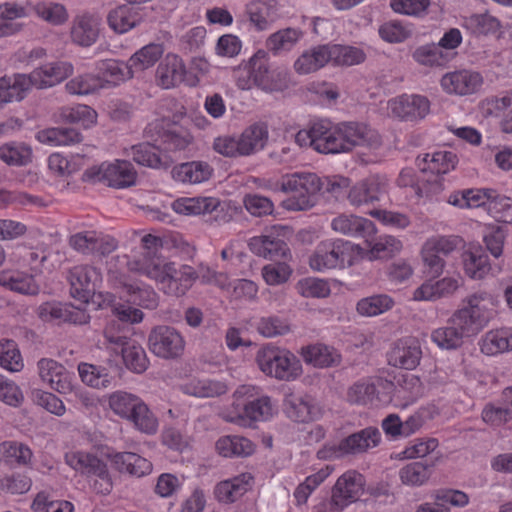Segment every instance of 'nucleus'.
<instances>
[{"label": "nucleus", "mask_w": 512, "mask_h": 512, "mask_svg": "<svg viewBox=\"0 0 512 512\" xmlns=\"http://www.w3.org/2000/svg\"><path fill=\"white\" fill-rule=\"evenodd\" d=\"M497 303V298L487 290L468 294L449 318L450 325L431 332V341L442 350H457L465 337L479 334L495 318Z\"/></svg>", "instance_id": "nucleus-1"}, {"label": "nucleus", "mask_w": 512, "mask_h": 512, "mask_svg": "<svg viewBox=\"0 0 512 512\" xmlns=\"http://www.w3.org/2000/svg\"><path fill=\"white\" fill-rule=\"evenodd\" d=\"M142 261H134L133 268L139 275L155 281L159 290L168 296H184L198 278L196 270L189 265L170 261L154 263L150 258H142Z\"/></svg>", "instance_id": "nucleus-2"}, {"label": "nucleus", "mask_w": 512, "mask_h": 512, "mask_svg": "<svg viewBox=\"0 0 512 512\" xmlns=\"http://www.w3.org/2000/svg\"><path fill=\"white\" fill-rule=\"evenodd\" d=\"M279 190L289 194L282 204L285 209L305 211L317 203L322 192V182L317 173L297 171L281 177Z\"/></svg>", "instance_id": "nucleus-3"}, {"label": "nucleus", "mask_w": 512, "mask_h": 512, "mask_svg": "<svg viewBox=\"0 0 512 512\" xmlns=\"http://www.w3.org/2000/svg\"><path fill=\"white\" fill-rule=\"evenodd\" d=\"M230 422L244 424L245 422L267 421L275 413L271 398L260 394V388L254 385H241L233 393Z\"/></svg>", "instance_id": "nucleus-4"}, {"label": "nucleus", "mask_w": 512, "mask_h": 512, "mask_svg": "<svg viewBox=\"0 0 512 512\" xmlns=\"http://www.w3.org/2000/svg\"><path fill=\"white\" fill-rule=\"evenodd\" d=\"M365 250L357 244L343 239L320 242L309 258L312 270L325 272L352 266L363 258Z\"/></svg>", "instance_id": "nucleus-5"}, {"label": "nucleus", "mask_w": 512, "mask_h": 512, "mask_svg": "<svg viewBox=\"0 0 512 512\" xmlns=\"http://www.w3.org/2000/svg\"><path fill=\"white\" fill-rule=\"evenodd\" d=\"M256 362L261 372L279 381L293 382L303 374L302 363L293 352L271 344L258 350Z\"/></svg>", "instance_id": "nucleus-6"}, {"label": "nucleus", "mask_w": 512, "mask_h": 512, "mask_svg": "<svg viewBox=\"0 0 512 512\" xmlns=\"http://www.w3.org/2000/svg\"><path fill=\"white\" fill-rule=\"evenodd\" d=\"M108 404L116 415L133 423L137 430L148 435L157 432L158 420L139 396L116 391L109 396Z\"/></svg>", "instance_id": "nucleus-7"}, {"label": "nucleus", "mask_w": 512, "mask_h": 512, "mask_svg": "<svg viewBox=\"0 0 512 512\" xmlns=\"http://www.w3.org/2000/svg\"><path fill=\"white\" fill-rule=\"evenodd\" d=\"M83 180L115 189H125L136 184L137 171L131 162L116 159L89 167L83 174Z\"/></svg>", "instance_id": "nucleus-8"}, {"label": "nucleus", "mask_w": 512, "mask_h": 512, "mask_svg": "<svg viewBox=\"0 0 512 512\" xmlns=\"http://www.w3.org/2000/svg\"><path fill=\"white\" fill-rule=\"evenodd\" d=\"M65 462L72 469L93 481V489L99 494L107 495L113 488L111 475L106 463L90 453L72 451L65 455Z\"/></svg>", "instance_id": "nucleus-9"}, {"label": "nucleus", "mask_w": 512, "mask_h": 512, "mask_svg": "<svg viewBox=\"0 0 512 512\" xmlns=\"http://www.w3.org/2000/svg\"><path fill=\"white\" fill-rule=\"evenodd\" d=\"M393 382L382 377H368L355 382L347 392L350 403L370 406H386L391 403Z\"/></svg>", "instance_id": "nucleus-10"}, {"label": "nucleus", "mask_w": 512, "mask_h": 512, "mask_svg": "<svg viewBox=\"0 0 512 512\" xmlns=\"http://www.w3.org/2000/svg\"><path fill=\"white\" fill-rule=\"evenodd\" d=\"M460 239L457 236L434 235L423 243L420 256L427 273L439 277L446 266L445 257L456 250Z\"/></svg>", "instance_id": "nucleus-11"}, {"label": "nucleus", "mask_w": 512, "mask_h": 512, "mask_svg": "<svg viewBox=\"0 0 512 512\" xmlns=\"http://www.w3.org/2000/svg\"><path fill=\"white\" fill-rule=\"evenodd\" d=\"M381 441L377 428L368 427L349 435L340 441L338 446H325L317 452L319 459L340 458L346 454H357L376 447Z\"/></svg>", "instance_id": "nucleus-12"}, {"label": "nucleus", "mask_w": 512, "mask_h": 512, "mask_svg": "<svg viewBox=\"0 0 512 512\" xmlns=\"http://www.w3.org/2000/svg\"><path fill=\"white\" fill-rule=\"evenodd\" d=\"M145 134L165 151L184 150L192 142V136L184 127L166 119H157L145 128Z\"/></svg>", "instance_id": "nucleus-13"}, {"label": "nucleus", "mask_w": 512, "mask_h": 512, "mask_svg": "<svg viewBox=\"0 0 512 512\" xmlns=\"http://www.w3.org/2000/svg\"><path fill=\"white\" fill-rule=\"evenodd\" d=\"M71 296L83 304L96 296L102 284L101 271L90 265L74 266L69 273Z\"/></svg>", "instance_id": "nucleus-14"}, {"label": "nucleus", "mask_w": 512, "mask_h": 512, "mask_svg": "<svg viewBox=\"0 0 512 512\" xmlns=\"http://www.w3.org/2000/svg\"><path fill=\"white\" fill-rule=\"evenodd\" d=\"M68 243L75 251L93 256L108 255L118 247V241L113 236L96 230L74 233Z\"/></svg>", "instance_id": "nucleus-15"}, {"label": "nucleus", "mask_w": 512, "mask_h": 512, "mask_svg": "<svg viewBox=\"0 0 512 512\" xmlns=\"http://www.w3.org/2000/svg\"><path fill=\"white\" fill-rule=\"evenodd\" d=\"M151 352L164 359H175L182 355L185 341L173 327L159 325L153 328L148 337Z\"/></svg>", "instance_id": "nucleus-16"}, {"label": "nucleus", "mask_w": 512, "mask_h": 512, "mask_svg": "<svg viewBox=\"0 0 512 512\" xmlns=\"http://www.w3.org/2000/svg\"><path fill=\"white\" fill-rule=\"evenodd\" d=\"M388 182L385 177L374 174L358 181L348 191L347 199L355 208L372 206L387 194Z\"/></svg>", "instance_id": "nucleus-17"}, {"label": "nucleus", "mask_w": 512, "mask_h": 512, "mask_svg": "<svg viewBox=\"0 0 512 512\" xmlns=\"http://www.w3.org/2000/svg\"><path fill=\"white\" fill-rule=\"evenodd\" d=\"M365 478L355 470L346 471L336 481L333 489L330 505L337 511L355 502L363 493Z\"/></svg>", "instance_id": "nucleus-18"}, {"label": "nucleus", "mask_w": 512, "mask_h": 512, "mask_svg": "<svg viewBox=\"0 0 512 512\" xmlns=\"http://www.w3.org/2000/svg\"><path fill=\"white\" fill-rule=\"evenodd\" d=\"M334 122L327 118L312 121L308 129L300 130L295 137L300 146H309L321 154H331Z\"/></svg>", "instance_id": "nucleus-19"}, {"label": "nucleus", "mask_w": 512, "mask_h": 512, "mask_svg": "<svg viewBox=\"0 0 512 512\" xmlns=\"http://www.w3.org/2000/svg\"><path fill=\"white\" fill-rule=\"evenodd\" d=\"M391 114L404 121H419L430 112V101L424 95L401 94L388 101Z\"/></svg>", "instance_id": "nucleus-20"}, {"label": "nucleus", "mask_w": 512, "mask_h": 512, "mask_svg": "<svg viewBox=\"0 0 512 512\" xmlns=\"http://www.w3.org/2000/svg\"><path fill=\"white\" fill-rule=\"evenodd\" d=\"M257 53L262 55H259V59L254 64V87L265 92L283 90L287 82V73L282 69L270 66L267 51L259 49Z\"/></svg>", "instance_id": "nucleus-21"}, {"label": "nucleus", "mask_w": 512, "mask_h": 512, "mask_svg": "<svg viewBox=\"0 0 512 512\" xmlns=\"http://www.w3.org/2000/svg\"><path fill=\"white\" fill-rule=\"evenodd\" d=\"M483 81L479 72L461 69L444 74L440 80V85L448 94L466 96L478 92L483 85Z\"/></svg>", "instance_id": "nucleus-22"}, {"label": "nucleus", "mask_w": 512, "mask_h": 512, "mask_svg": "<svg viewBox=\"0 0 512 512\" xmlns=\"http://www.w3.org/2000/svg\"><path fill=\"white\" fill-rule=\"evenodd\" d=\"M424 395V385L421 379L413 374H401L390 394L391 403L401 409L414 404Z\"/></svg>", "instance_id": "nucleus-23"}, {"label": "nucleus", "mask_w": 512, "mask_h": 512, "mask_svg": "<svg viewBox=\"0 0 512 512\" xmlns=\"http://www.w3.org/2000/svg\"><path fill=\"white\" fill-rule=\"evenodd\" d=\"M254 485V477L249 472L218 482L214 487L216 500L224 504H232L241 499Z\"/></svg>", "instance_id": "nucleus-24"}, {"label": "nucleus", "mask_w": 512, "mask_h": 512, "mask_svg": "<svg viewBox=\"0 0 512 512\" xmlns=\"http://www.w3.org/2000/svg\"><path fill=\"white\" fill-rule=\"evenodd\" d=\"M421 357L422 350L418 340L404 338L394 343L388 353V362L394 367L412 370L419 365Z\"/></svg>", "instance_id": "nucleus-25"}, {"label": "nucleus", "mask_w": 512, "mask_h": 512, "mask_svg": "<svg viewBox=\"0 0 512 512\" xmlns=\"http://www.w3.org/2000/svg\"><path fill=\"white\" fill-rule=\"evenodd\" d=\"M41 379L60 394H68L73 390L72 375L66 368L53 359L42 358L38 362Z\"/></svg>", "instance_id": "nucleus-26"}, {"label": "nucleus", "mask_w": 512, "mask_h": 512, "mask_svg": "<svg viewBox=\"0 0 512 512\" xmlns=\"http://www.w3.org/2000/svg\"><path fill=\"white\" fill-rule=\"evenodd\" d=\"M458 163L456 153L448 150H436L419 155L416 165L422 173L436 176L445 175L455 169Z\"/></svg>", "instance_id": "nucleus-27"}, {"label": "nucleus", "mask_w": 512, "mask_h": 512, "mask_svg": "<svg viewBox=\"0 0 512 512\" xmlns=\"http://www.w3.org/2000/svg\"><path fill=\"white\" fill-rule=\"evenodd\" d=\"M462 285L460 276H446L437 281L427 280L413 293L415 301H435L452 296Z\"/></svg>", "instance_id": "nucleus-28"}, {"label": "nucleus", "mask_w": 512, "mask_h": 512, "mask_svg": "<svg viewBox=\"0 0 512 512\" xmlns=\"http://www.w3.org/2000/svg\"><path fill=\"white\" fill-rule=\"evenodd\" d=\"M72 73L73 65L71 63L57 61L34 69L29 76L34 88L43 89L57 85Z\"/></svg>", "instance_id": "nucleus-29"}, {"label": "nucleus", "mask_w": 512, "mask_h": 512, "mask_svg": "<svg viewBox=\"0 0 512 512\" xmlns=\"http://www.w3.org/2000/svg\"><path fill=\"white\" fill-rule=\"evenodd\" d=\"M183 59L174 53H168L156 69L157 84L163 89H171L180 85L186 75Z\"/></svg>", "instance_id": "nucleus-30"}, {"label": "nucleus", "mask_w": 512, "mask_h": 512, "mask_svg": "<svg viewBox=\"0 0 512 512\" xmlns=\"http://www.w3.org/2000/svg\"><path fill=\"white\" fill-rule=\"evenodd\" d=\"M299 354L307 365L320 369L338 366L342 361L341 353L324 343L303 346Z\"/></svg>", "instance_id": "nucleus-31"}, {"label": "nucleus", "mask_w": 512, "mask_h": 512, "mask_svg": "<svg viewBox=\"0 0 512 512\" xmlns=\"http://www.w3.org/2000/svg\"><path fill=\"white\" fill-rule=\"evenodd\" d=\"M348 153L358 146H377L380 143L378 133L368 124L359 121H342Z\"/></svg>", "instance_id": "nucleus-32"}, {"label": "nucleus", "mask_w": 512, "mask_h": 512, "mask_svg": "<svg viewBox=\"0 0 512 512\" xmlns=\"http://www.w3.org/2000/svg\"><path fill=\"white\" fill-rule=\"evenodd\" d=\"M96 77L101 82V89L115 87L133 77L128 62L122 63L113 59L98 61L95 65Z\"/></svg>", "instance_id": "nucleus-33"}, {"label": "nucleus", "mask_w": 512, "mask_h": 512, "mask_svg": "<svg viewBox=\"0 0 512 512\" xmlns=\"http://www.w3.org/2000/svg\"><path fill=\"white\" fill-rule=\"evenodd\" d=\"M331 228L340 234L367 238L375 233V225L372 221L354 215L340 214L331 222Z\"/></svg>", "instance_id": "nucleus-34"}, {"label": "nucleus", "mask_w": 512, "mask_h": 512, "mask_svg": "<svg viewBox=\"0 0 512 512\" xmlns=\"http://www.w3.org/2000/svg\"><path fill=\"white\" fill-rule=\"evenodd\" d=\"M111 465L120 473L143 477L152 471V463L133 452H116L109 455Z\"/></svg>", "instance_id": "nucleus-35"}, {"label": "nucleus", "mask_w": 512, "mask_h": 512, "mask_svg": "<svg viewBox=\"0 0 512 512\" xmlns=\"http://www.w3.org/2000/svg\"><path fill=\"white\" fill-rule=\"evenodd\" d=\"M34 88L29 74L0 78V108L3 104L23 100Z\"/></svg>", "instance_id": "nucleus-36"}, {"label": "nucleus", "mask_w": 512, "mask_h": 512, "mask_svg": "<svg viewBox=\"0 0 512 512\" xmlns=\"http://www.w3.org/2000/svg\"><path fill=\"white\" fill-rule=\"evenodd\" d=\"M220 205L216 197H179L171 203L172 210L183 216H196L211 213Z\"/></svg>", "instance_id": "nucleus-37"}, {"label": "nucleus", "mask_w": 512, "mask_h": 512, "mask_svg": "<svg viewBox=\"0 0 512 512\" xmlns=\"http://www.w3.org/2000/svg\"><path fill=\"white\" fill-rule=\"evenodd\" d=\"M248 246L253 254L270 260L286 258L289 252L286 242L272 235L254 236Z\"/></svg>", "instance_id": "nucleus-38"}, {"label": "nucleus", "mask_w": 512, "mask_h": 512, "mask_svg": "<svg viewBox=\"0 0 512 512\" xmlns=\"http://www.w3.org/2000/svg\"><path fill=\"white\" fill-rule=\"evenodd\" d=\"M462 27L475 37L494 36L500 37L502 34V24L500 20L490 13H476L465 17Z\"/></svg>", "instance_id": "nucleus-39"}, {"label": "nucleus", "mask_w": 512, "mask_h": 512, "mask_svg": "<svg viewBox=\"0 0 512 512\" xmlns=\"http://www.w3.org/2000/svg\"><path fill=\"white\" fill-rule=\"evenodd\" d=\"M397 183L401 187H413L418 197L427 199H433L444 189L442 179L435 178L433 180L417 181L415 171L412 168L402 169Z\"/></svg>", "instance_id": "nucleus-40"}, {"label": "nucleus", "mask_w": 512, "mask_h": 512, "mask_svg": "<svg viewBox=\"0 0 512 512\" xmlns=\"http://www.w3.org/2000/svg\"><path fill=\"white\" fill-rule=\"evenodd\" d=\"M142 20L138 7L120 5L111 10L107 16L109 27L116 33L123 34L136 27Z\"/></svg>", "instance_id": "nucleus-41"}, {"label": "nucleus", "mask_w": 512, "mask_h": 512, "mask_svg": "<svg viewBox=\"0 0 512 512\" xmlns=\"http://www.w3.org/2000/svg\"><path fill=\"white\" fill-rule=\"evenodd\" d=\"M213 171V168L207 162L191 161L175 166L172 170V175L176 181L199 184L208 181Z\"/></svg>", "instance_id": "nucleus-42"}, {"label": "nucleus", "mask_w": 512, "mask_h": 512, "mask_svg": "<svg viewBox=\"0 0 512 512\" xmlns=\"http://www.w3.org/2000/svg\"><path fill=\"white\" fill-rule=\"evenodd\" d=\"M99 35V21L97 18L82 14L77 16L71 28V39L80 46L89 47L94 44Z\"/></svg>", "instance_id": "nucleus-43"}, {"label": "nucleus", "mask_w": 512, "mask_h": 512, "mask_svg": "<svg viewBox=\"0 0 512 512\" xmlns=\"http://www.w3.org/2000/svg\"><path fill=\"white\" fill-rule=\"evenodd\" d=\"M255 448L250 439L238 435L222 436L215 443L217 453L225 458L248 457L254 453Z\"/></svg>", "instance_id": "nucleus-44"}, {"label": "nucleus", "mask_w": 512, "mask_h": 512, "mask_svg": "<svg viewBox=\"0 0 512 512\" xmlns=\"http://www.w3.org/2000/svg\"><path fill=\"white\" fill-rule=\"evenodd\" d=\"M328 44L318 45L304 51L294 62L298 74L306 75L318 71L330 63Z\"/></svg>", "instance_id": "nucleus-45"}, {"label": "nucleus", "mask_w": 512, "mask_h": 512, "mask_svg": "<svg viewBox=\"0 0 512 512\" xmlns=\"http://www.w3.org/2000/svg\"><path fill=\"white\" fill-rule=\"evenodd\" d=\"M181 391L184 394L198 397V398H210L224 395L228 391V386L224 381L215 379H199L193 378L183 383L180 386Z\"/></svg>", "instance_id": "nucleus-46"}, {"label": "nucleus", "mask_w": 512, "mask_h": 512, "mask_svg": "<svg viewBox=\"0 0 512 512\" xmlns=\"http://www.w3.org/2000/svg\"><path fill=\"white\" fill-rule=\"evenodd\" d=\"M462 262L464 272L470 279L483 280L492 274L490 259L481 248L465 251Z\"/></svg>", "instance_id": "nucleus-47"}, {"label": "nucleus", "mask_w": 512, "mask_h": 512, "mask_svg": "<svg viewBox=\"0 0 512 512\" xmlns=\"http://www.w3.org/2000/svg\"><path fill=\"white\" fill-rule=\"evenodd\" d=\"M163 243L161 242V235L145 234L140 241L138 250H133L130 256H125L126 266L130 272L137 273L138 271L133 268L134 261H142V258L153 259L154 263H161L162 260L158 252L162 249Z\"/></svg>", "instance_id": "nucleus-48"}, {"label": "nucleus", "mask_w": 512, "mask_h": 512, "mask_svg": "<svg viewBox=\"0 0 512 512\" xmlns=\"http://www.w3.org/2000/svg\"><path fill=\"white\" fill-rule=\"evenodd\" d=\"M480 350L489 356L512 350V328L503 327L488 331L480 341Z\"/></svg>", "instance_id": "nucleus-49"}, {"label": "nucleus", "mask_w": 512, "mask_h": 512, "mask_svg": "<svg viewBox=\"0 0 512 512\" xmlns=\"http://www.w3.org/2000/svg\"><path fill=\"white\" fill-rule=\"evenodd\" d=\"M249 20L258 31L268 29L277 18L275 3L270 0H253L246 6Z\"/></svg>", "instance_id": "nucleus-50"}, {"label": "nucleus", "mask_w": 512, "mask_h": 512, "mask_svg": "<svg viewBox=\"0 0 512 512\" xmlns=\"http://www.w3.org/2000/svg\"><path fill=\"white\" fill-rule=\"evenodd\" d=\"M36 139L50 146H70L81 142V133L74 128L52 127L38 131Z\"/></svg>", "instance_id": "nucleus-51"}, {"label": "nucleus", "mask_w": 512, "mask_h": 512, "mask_svg": "<svg viewBox=\"0 0 512 512\" xmlns=\"http://www.w3.org/2000/svg\"><path fill=\"white\" fill-rule=\"evenodd\" d=\"M241 153L249 156L258 150L263 149L268 139L267 126L262 123H255L247 127L239 136Z\"/></svg>", "instance_id": "nucleus-52"}, {"label": "nucleus", "mask_w": 512, "mask_h": 512, "mask_svg": "<svg viewBox=\"0 0 512 512\" xmlns=\"http://www.w3.org/2000/svg\"><path fill=\"white\" fill-rule=\"evenodd\" d=\"M286 415L295 422H309L316 418L317 408L309 400L289 395L284 400Z\"/></svg>", "instance_id": "nucleus-53"}, {"label": "nucleus", "mask_w": 512, "mask_h": 512, "mask_svg": "<svg viewBox=\"0 0 512 512\" xmlns=\"http://www.w3.org/2000/svg\"><path fill=\"white\" fill-rule=\"evenodd\" d=\"M26 8L15 3L0 4V37L11 36L17 33L22 25L16 19L27 17Z\"/></svg>", "instance_id": "nucleus-54"}, {"label": "nucleus", "mask_w": 512, "mask_h": 512, "mask_svg": "<svg viewBox=\"0 0 512 512\" xmlns=\"http://www.w3.org/2000/svg\"><path fill=\"white\" fill-rule=\"evenodd\" d=\"M330 63L334 66H353L364 62L366 54L360 48L328 44Z\"/></svg>", "instance_id": "nucleus-55"}, {"label": "nucleus", "mask_w": 512, "mask_h": 512, "mask_svg": "<svg viewBox=\"0 0 512 512\" xmlns=\"http://www.w3.org/2000/svg\"><path fill=\"white\" fill-rule=\"evenodd\" d=\"M395 305L393 298L387 294H376L360 299L356 311L364 317H375L391 310Z\"/></svg>", "instance_id": "nucleus-56"}, {"label": "nucleus", "mask_w": 512, "mask_h": 512, "mask_svg": "<svg viewBox=\"0 0 512 512\" xmlns=\"http://www.w3.org/2000/svg\"><path fill=\"white\" fill-rule=\"evenodd\" d=\"M163 52L162 44L150 43L135 52L127 62L134 74L152 67L161 58Z\"/></svg>", "instance_id": "nucleus-57"}, {"label": "nucleus", "mask_w": 512, "mask_h": 512, "mask_svg": "<svg viewBox=\"0 0 512 512\" xmlns=\"http://www.w3.org/2000/svg\"><path fill=\"white\" fill-rule=\"evenodd\" d=\"M333 468L329 465L321 468L316 473L309 475L300 483L294 493L295 503L298 506L307 503L311 494L330 476Z\"/></svg>", "instance_id": "nucleus-58"}, {"label": "nucleus", "mask_w": 512, "mask_h": 512, "mask_svg": "<svg viewBox=\"0 0 512 512\" xmlns=\"http://www.w3.org/2000/svg\"><path fill=\"white\" fill-rule=\"evenodd\" d=\"M33 152L22 142H9L0 146V159L10 166H25L32 161Z\"/></svg>", "instance_id": "nucleus-59"}, {"label": "nucleus", "mask_w": 512, "mask_h": 512, "mask_svg": "<svg viewBox=\"0 0 512 512\" xmlns=\"http://www.w3.org/2000/svg\"><path fill=\"white\" fill-rule=\"evenodd\" d=\"M131 155L133 160L143 166L150 168H161L166 165V159L163 158L159 151V147L151 143H140L131 147Z\"/></svg>", "instance_id": "nucleus-60"}, {"label": "nucleus", "mask_w": 512, "mask_h": 512, "mask_svg": "<svg viewBox=\"0 0 512 512\" xmlns=\"http://www.w3.org/2000/svg\"><path fill=\"white\" fill-rule=\"evenodd\" d=\"M122 354L123 362L130 371L141 374L149 366V360L143 347L135 341L130 340L127 345L119 349Z\"/></svg>", "instance_id": "nucleus-61"}, {"label": "nucleus", "mask_w": 512, "mask_h": 512, "mask_svg": "<svg viewBox=\"0 0 512 512\" xmlns=\"http://www.w3.org/2000/svg\"><path fill=\"white\" fill-rule=\"evenodd\" d=\"M302 32L296 28H285L271 34L266 40V47L274 55L291 50L301 39Z\"/></svg>", "instance_id": "nucleus-62"}, {"label": "nucleus", "mask_w": 512, "mask_h": 512, "mask_svg": "<svg viewBox=\"0 0 512 512\" xmlns=\"http://www.w3.org/2000/svg\"><path fill=\"white\" fill-rule=\"evenodd\" d=\"M0 456L6 463L27 466L31 462L33 453L21 442L4 441L0 444Z\"/></svg>", "instance_id": "nucleus-63"}, {"label": "nucleus", "mask_w": 512, "mask_h": 512, "mask_svg": "<svg viewBox=\"0 0 512 512\" xmlns=\"http://www.w3.org/2000/svg\"><path fill=\"white\" fill-rule=\"evenodd\" d=\"M413 59L420 65L434 67L446 65L451 57L435 44H426L418 47L413 53Z\"/></svg>", "instance_id": "nucleus-64"}]
</instances>
